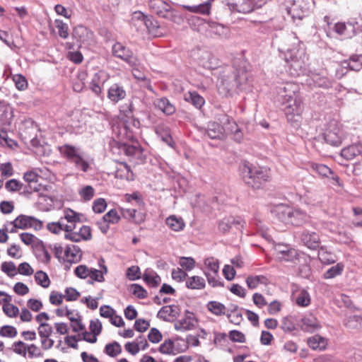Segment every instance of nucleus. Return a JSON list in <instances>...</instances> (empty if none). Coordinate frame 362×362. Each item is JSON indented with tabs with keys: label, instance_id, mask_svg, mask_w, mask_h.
Segmentation results:
<instances>
[{
	"label": "nucleus",
	"instance_id": "1",
	"mask_svg": "<svg viewBox=\"0 0 362 362\" xmlns=\"http://www.w3.org/2000/svg\"><path fill=\"white\" fill-rule=\"evenodd\" d=\"M287 47L285 48L284 59L288 64V71L293 76H298L305 69L307 57L302 42L294 33L286 38Z\"/></svg>",
	"mask_w": 362,
	"mask_h": 362
},
{
	"label": "nucleus",
	"instance_id": "2",
	"mask_svg": "<svg viewBox=\"0 0 362 362\" xmlns=\"http://www.w3.org/2000/svg\"><path fill=\"white\" fill-rule=\"evenodd\" d=\"M299 86L293 82H286L276 88V100L284 106L288 119L289 115L300 116L303 112V103L298 97Z\"/></svg>",
	"mask_w": 362,
	"mask_h": 362
},
{
	"label": "nucleus",
	"instance_id": "3",
	"mask_svg": "<svg viewBox=\"0 0 362 362\" xmlns=\"http://www.w3.org/2000/svg\"><path fill=\"white\" fill-rule=\"evenodd\" d=\"M247 74L242 72L238 74L233 67H226L222 70L218 76L217 87L218 92L223 95L227 96L235 88H243V86L247 81Z\"/></svg>",
	"mask_w": 362,
	"mask_h": 362
},
{
	"label": "nucleus",
	"instance_id": "4",
	"mask_svg": "<svg viewBox=\"0 0 362 362\" xmlns=\"http://www.w3.org/2000/svg\"><path fill=\"white\" fill-rule=\"evenodd\" d=\"M271 212L281 222L294 226H300L309 219L306 212L298 208H293L286 204L274 206Z\"/></svg>",
	"mask_w": 362,
	"mask_h": 362
},
{
	"label": "nucleus",
	"instance_id": "5",
	"mask_svg": "<svg viewBox=\"0 0 362 362\" xmlns=\"http://www.w3.org/2000/svg\"><path fill=\"white\" fill-rule=\"evenodd\" d=\"M148 6L152 12L158 16L168 19L174 23L180 24L182 21V16L167 2L163 0H150Z\"/></svg>",
	"mask_w": 362,
	"mask_h": 362
},
{
	"label": "nucleus",
	"instance_id": "6",
	"mask_svg": "<svg viewBox=\"0 0 362 362\" xmlns=\"http://www.w3.org/2000/svg\"><path fill=\"white\" fill-rule=\"evenodd\" d=\"M322 135L325 141L332 146H339L345 138L341 124L336 120L327 123Z\"/></svg>",
	"mask_w": 362,
	"mask_h": 362
},
{
	"label": "nucleus",
	"instance_id": "7",
	"mask_svg": "<svg viewBox=\"0 0 362 362\" xmlns=\"http://www.w3.org/2000/svg\"><path fill=\"white\" fill-rule=\"evenodd\" d=\"M239 170L243 178L267 181L269 177V168L267 167H255L246 160L241 163Z\"/></svg>",
	"mask_w": 362,
	"mask_h": 362
},
{
	"label": "nucleus",
	"instance_id": "8",
	"mask_svg": "<svg viewBox=\"0 0 362 362\" xmlns=\"http://www.w3.org/2000/svg\"><path fill=\"white\" fill-rule=\"evenodd\" d=\"M59 150L61 153L73 163L78 169L88 172L90 168V163L78 153L74 146L65 144L60 147Z\"/></svg>",
	"mask_w": 362,
	"mask_h": 362
},
{
	"label": "nucleus",
	"instance_id": "9",
	"mask_svg": "<svg viewBox=\"0 0 362 362\" xmlns=\"http://www.w3.org/2000/svg\"><path fill=\"white\" fill-rule=\"evenodd\" d=\"M276 257L281 262L298 264L303 258V254L287 245H278L274 248Z\"/></svg>",
	"mask_w": 362,
	"mask_h": 362
},
{
	"label": "nucleus",
	"instance_id": "10",
	"mask_svg": "<svg viewBox=\"0 0 362 362\" xmlns=\"http://www.w3.org/2000/svg\"><path fill=\"white\" fill-rule=\"evenodd\" d=\"M265 1L264 0H243L240 4L228 3V7L231 12L248 13L254 10L261 8Z\"/></svg>",
	"mask_w": 362,
	"mask_h": 362
},
{
	"label": "nucleus",
	"instance_id": "11",
	"mask_svg": "<svg viewBox=\"0 0 362 362\" xmlns=\"http://www.w3.org/2000/svg\"><path fill=\"white\" fill-rule=\"evenodd\" d=\"M112 54L115 57L122 59L132 66L137 64V59L133 52L120 42H116L112 46Z\"/></svg>",
	"mask_w": 362,
	"mask_h": 362
},
{
	"label": "nucleus",
	"instance_id": "12",
	"mask_svg": "<svg viewBox=\"0 0 362 362\" xmlns=\"http://www.w3.org/2000/svg\"><path fill=\"white\" fill-rule=\"evenodd\" d=\"M306 83L309 86L327 89L332 86L334 78L328 76L325 72L311 73L306 79Z\"/></svg>",
	"mask_w": 362,
	"mask_h": 362
},
{
	"label": "nucleus",
	"instance_id": "13",
	"mask_svg": "<svg viewBox=\"0 0 362 362\" xmlns=\"http://www.w3.org/2000/svg\"><path fill=\"white\" fill-rule=\"evenodd\" d=\"M362 69V55H354L348 60L341 62L338 69H336V77L341 78L345 74L344 69H350L358 71Z\"/></svg>",
	"mask_w": 362,
	"mask_h": 362
},
{
	"label": "nucleus",
	"instance_id": "14",
	"mask_svg": "<svg viewBox=\"0 0 362 362\" xmlns=\"http://www.w3.org/2000/svg\"><path fill=\"white\" fill-rule=\"evenodd\" d=\"M10 224H13V228L19 229H25L28 228H33L35 230L40 229L42 227V222L33 216L25 215L18 216Z\"/></svg>",
	"mask_w": 362,
	"mask_h": 362
},
{
	"label": "nucleus",
	"instance_id": "15",
	"mask_svg": "<svg viewBox=\"0 0 362 362\" xmlns=\"http://www.w3.org/2000/svg\"><path fill=\"white\" fill-rule=\"evenodd\" d=\"M73 37L84 46H89L94 42L93 33L83 25H77L72 33Z\"/></svg>",
	"mask_w": 362,
	"mask_h": 362
},
{
	"label": "nucleus",
	"instance_id": "16",
	"mask_svg": "<svg viewBox=\"0 0 362 362\" xmlns=\"http://www.w3.org/2000/svg\"><path fill=\"white\" fill-rule=\"evenodd\" d=\"M197 325V320L193 315L189 312H187L185 315L177 320L175 324V329L179 332H187L193 329Z\"/></svg>",
	"mask_w": 362,
	"mask_h": 362
},
{
	"label": "nucleus",
	"instance_id": "17",
	"mask_svg": "<svg viewBox=\"0 0 362 362\" xmlns=\"http://www.w3.org/2000/svg\"><path fill=\"white\" fill-rule=\"evenodd\" d=\"M12 297L4 291H0V304L4 303L3 311L9 317H16L19 314L17 306L11 303Z\"/></svg>",
	"mask_w": 362,
	"mask_h": 362
},
{
	"label": "nucleus",
	"instance_id": "18",
	"mask_svg": "<svg viewBox=\"0 0 362 362\" xmlns=\"http://www.w3.org/2000/svg\"><path fill=\"white\" fill-rule=\"evenodd\" d=\"M300 238L302 243L310 249L316 250L320 247V236L315 232L303 230L300 235Z\"/></svg>",
	"mask_w": 362,
	"mask_h": 362
},
{
	"label": "nucleus",
	"instance_id": "19",
	"mask_svg": "<svg viewBox=\"0 0 362 362\" xmlns=\"http://www.w3.org/2000/svg\"><path fill=\"white\" fill-rule=\"evenodd\" d=\"M303 3L298 0L291 7L286 8L288 15L291 16L293 22L303 20L308 13V8L302 6Z\"/></svg>",
	"mask_w": 362,
	"mask_h": 362
},
{
	"label": "nucleus",
	"instance_id": "20",
	"mask_svg": "<svg viewBox=\"0 0 362 362\" xmlns=\"http://www.w3.org/2000/svg\"><path fill=\"white\" fill-rule=\"evenodd\" d=\"M205 135L211 139H223L226 136L225 128L217 122H209L205 129Z\"/></svg>",
	"mask_w": 362,
	"mask_h": 362
},
{
	"label": "nucleus",
	"instance_id": "21",
	"mask_svg": "<svg viewBox=\"0 0 362 362\" xmlns=\"http://www.w3.org/2000/svg\"><path fill=\"white\" fill-rule=\"evenodd\" d=\"M313 176H316L315 174L318 175V178L332 180L334 181H338L339 177L336 175L332 170L327 165L323 164H315L313 166Z\"/></svg>",
	"mask_w": 362,
	"mask_h": 362
},
{
	"label": "nucleus",
	"instance_id": "22",
	"mask_svg": "<svg viewBox=\"0 0 362 362\" xmlns=\"http://www.w3.org/2000/svg\"><path fill=\"white\" fill-rule=\"evenodd\" d=\"M13 116L12 107L6 102L0 100V127L10 126Z\"/></svg>",
	"mask_w": 362,
	"mask_h": 362
},
{
	"label": "nucleus",
	"instance_id": "23",
	"mask_svg": "<svg viewBox=\"0 0 362 362\" xmlns=\"http://www.w3.org/2000/svg\"><path fill=\"white\" fill-rule=\"evenodd\" d=\"M362 155V144L356 143L341 149L340 156L346 160H352Z\"/></svg>",
	"mask_w": 362,
	"mask_h": 362
},
{
	"label": "nucleus",
	"instance_id": "24",
	"mask_svg": "<svg viewBox=\"0 0 362 362\" xmlns=\"http://www.w3.org/2000/svg\"><path fill=\"white\" fill-rule=\"evenodd\" d=\"M126 96V91L123 86L118 83L112 84L108 89L107 98L113 103H117L124 99Z\"/></svg>",
	"mask_w": 362,
	"mask_h": 362
},
{
	"label": "nucleus",
	"instance_id": "25",
	"mask_svg": "<svg viewBox=\"0 0 362 362\" xmlns=\"http://www.w3.org/2000/svg\"><path fill=\"white\" fill-rule=\"evenodd\" d=\"M65 260L70 263L79 262L82 257L81 249L74 245H68L64 250Z\"/></svg>",
	"mask_w": 362,
	"mask_h": 362
},
{
	"label": "nucleus",
	"instance_id": "26",
	"mask_svg": "<svg viewBox=\"0 0 362 362\" xmlns=\"http://www.w3.org/2000/svg\"><path fill=\"white\" fill-rule=\"evenodd\" d=\"M244 221L238 218H235L234 217L224 218L218 224V229L223 233L228 232L232 226H236L237 228H240L243 226Z\"/></svg>",
	"mask_w": 362,
	"mask_h": 362
},
{
	"label": "nucleus",
	"instance_id": "27",
	"mask_svg": "<svg viewBox=\"0 0 362 362\" xmlns=\"http://www.w3.org/2000/svg\"><path fill=\"white\" fill-rule=\"evenodd\" d=\"M21 134L24 136L25 139L37 136V126L32 119L24 121L21 127Z\"/></svg>",
	"mask_w": 362,
	"mask_h": 362
},
{
	"label": "nucleus",
	"instance_id": "28",
	"mask_svg": "<svg viewBox=\"0 0 362 362\" xmlns=\"http://www.w3.org/2000/svg\"><path fill=\"white\" fill-rule=\"evenodd\" d=\"M120 211L124 218L132 220L134 223H141L145 220L144 214L136 209L121 208Z\"/></svg>",
	"mask_w": 362,
	"mask_h": 362
},
{
	"label": "nucleus",
	"instance_id": "29",
	"mask_svg": "<svg viewBox=\"0 0 362 362\" xmlns=\"http://www.w3.org/2000/svg\"><path fill=\"white\" fill-rule=\"evenodd\" d=\"M156 107L161 110L167 115H171L175 112V106L169 101L167 98H158L153 103Z\"/></svg>",
	"mask_w": 362,
	"mask_h": 362
},
{
	"label": "nucleus",
	"instance_id": "30",
	"mask_svg": "<svg viewBox=\"0 0 362 362\" xmlns=\"http://www.w3.org/2000/svg\"><path fill=\"white\" fill-rule=\"evenodd\" d=\"M105 76V73L99 71L95 73L90 83V88L97 95H99L102 91V85L104 83Z\"/></svg>",
	"mask_w": 362,
	"mask_h": 362
},
{
	"label": "nucleus",
	"instance_id": "31",
	"mask_svg": "<svg viewBox=\"0 0 362 362\" xmlns=\"http://www.w3.org/2000/svg\"><path fill=\"white\" fill-rule=\"evenodd\" d=\"M165 224L172 230L175 232L181 231L184 229L185 223L182 218L177 217L175 215H171L165 219Z\"/></svg>",
	"mask_w": 362,
	"mask_h": 362
},
{
	"label": "nucleus",
	"instance_id": "32",
	"mask_svg": "<svg viewBox=\"0 0 362 362\" xmlns=\"http://www.w3.org/2000/svg\"><path fill=\"white\" fill-rule=\"evenodd\" d=\"M301 329L305 332H312L320 327L319 322L313 316L305 317L301 320Z\"/></svg>",
	"mask_w": 362,
	"mask_h": 362
},
{
	"label": "nucleus",
	"instance_id": "33",
	"mask_svg": "<svg viewBox=\"0 0 362 362\" xmlns=\"http://www.w3.org/2000/svg\"><path fill=\"white\" fill-rule=\"evenodd\" d=\"M186 287L189 289L201 290L205 288V279L199 276L188 277L185 282Z\"/></svg>",
	"mask_w": 362,
	"mask_h": 362
},
{
	"label": "nucleus",
	"instance_id": "34",
	"mask_svg": "<svg viewBox=\"0 0 362 362\" xmlns=\"http://www.w3.org/2000/svg\"><path fill=\"white\" fill-rule=\"evenodd\" d=\"M356 25L357 28H358L357 22L347 23L346 24L344 23H337L334 25V30L339 35H347L349 37H351L352 35L347 33V30L349 28L351 29L353 31V35H355L357 33L356 30Z\"/></svg>",
	"mask_w": 362,
	"mask_h": 362
},
{
	"label": "nucleus",
	"instance_id": "35",
	"mask_svg": "<svg viewBox=\"0 0 362 362\" xmlns=\"http://www.w3.org/2000/svg\"><path fill=\"white\" fill-rule=\"evenodd\" d=\"M47 189V186L42 185L40 182H24L23 194H30L37 192L41 195Z\"/></svg>",
	"mask_w": 362,
	"mask_h": 362
},
{
	"label": "nucleus",
	"instance_id": "36",
	"mask_svg": "<svg viewBox=\"0 0 362 362\" xmlns=\"http://www.w3.org/2000/svg\"><path fill=\"white\" fill-rule=\"evenodd\" d=\"M185 100L192 103L196 108L200 109L205 103V100L196 91H189L185 95Z\"/></svg>",
	"mask_w": 362,
	"mask_h": 362
},
{
	"label": "nucleus",
	"instance_id": "37",
	"mask_svg": "<svg viewBox=\"0 0 362 362\" xmlns=\"http://www.w3.org/2000/svg\"><path fill=\"white\" fill-rule=\"evenodd\" d=\"M144 281L149 286L156 288L161 282L160 277L153 270L146 269L143 275Z\"/></svg>",
	"mask_w": 362,
	"mask_h": 362
},
{
	"label": "nucleus",
	"instance_id": "38",
	"mask_svg": "<svg viewBox=\"0 0 362 362\" xmlns=\"http://www.w3.org/2000/svg\"><path fill=\"white\" fill-rule=\"evenodd\" d=\"M318 259L324 264H334L337 261L334 254L328 252L325 247H320L318 251Z\"/></svg>",
	"mask_w": 362,
	"mask_h": 362
},
{
	"label": "nucleus",
	"instance_id": "39",
	"mask_svg": "<svg viewBox=\"0 0 362 362\" xmlns=\"http://www.w3.org/2000/svg\"><path fill=\"white\" fill-rule=\"evenodd\" d=\"M308 346L313 350H324L327 342L325 338L320 335H315L308 339Z\"/></svg>",
	"mask_w": 362,
	"mask_h": 362
},
{
	"label": "nucleus",
	"instance_id": "40",
	"mask_svg": "<svg viewBox=\"0 0 362 362\" xmlns=\"http://www.w3.org/2000/svg\"><path fill=\"white\" fill-rule=\"evenodd\" d=\"M296 303L298 305L305 307L310 303V297L308 292L304 289L296 291L293 293Z\"/></svg>",
	"mask_w": 362,
	"mask_h": 362
},
{
	"label": "nucleus",
	"instance_id": "41",
	"mask_svg": "<svg viewBox=\"0 0 362 362\" xmlns=\"http://www.w3.org/2000/svg\"><path fill=\"white\" fill-rule=\"evenodd\" d=\"M268 283V279L263 275L259 276H249L246 279V284L249 288H256L259 284L266 285Z\"/></svg>",
	"mask_w": 362,
	"mask_h": 362
},
{
	"label": "nucleus",
	"instance_id": "42",
	"mask_svg": "<svg viewBox=\"0 0 362 362\" xmlns=\"http://www.w3.org/2000/svg\"><path fill=\"white\" fill-rule=\"evenodd\" d=\"M226 315L231 323L240 325L243 320L241 313L238 310V306L233 305L231 308L228 309Z\"/></svg>",
	"mask_w": 362,
	"mask_h": 362
},
{
	"label": "nucleus",
	"instance_id": "43",
	"mask_svg": "<svg viewBox=\"0 0 362 362\" xmlns=\"http://www.w3.org/2000/svg\"><path fill=\"white\" fill-rule=\"evenodd\" d=\"M204 269L203 271L210 272L211 274H218L219 272L218 260L213 257L205 259L204 262Z\"/></svg>",
	"mask_w": 362,
	"mask_h": 362
},
{
	"label": "nucleus",
	"instance_id": "44",
	"mask_svg": "<svg viewBox=\"0 0 362 362\" xmlns=\"http://www.w3.org/2000/svg\"><path fill=\"white\" fill-rule=\"evenodd\" d=\"M344 269V265L343 263L339 262L336 265L330 267L327 269L324 274L323 277L325 279H332L337 276H339L342 274Z\"/></svg>",
	"mask_w": 362,
	"mask_h": 362
},
{
	"label": "nucleus",
	"instance_id": "45",
	"mask_svg": "<svg viewBox=\"0 0 362 362\" xmlns=\"http://www.w3.org/2000/svg\"><path fill=\"white\" fill-rule=\"evenodd\" d=\"M206 306L208 310L216 315H226L228 310L223 304L217 301H210Z\"/></svg>",
	"mask_w": 362,
	"mask_h": 362
},
{
	"label": "nucleus",
	"instance_id": "46",
	"mask_svg": "<svg viewBox=\"0 0 362 362\" xmlns=\"http://www.w3.org/2000/svg\"><path fill=\"white\" fill-rule=\"evenodd\" d=\"M139 145H132L128 144H118V149L119 153H123L128 158L131 162L132 158L136 153V150L138 149Z\"/></svg>",
	"mask_w": 362,
	"mask_h": 362
},
{
	"label": "nucleus",
	"instance_id": "47",
	"mask_svg": "<svg viewBox=\"0 0 362 362\" xmlns=\"http://www.w3.org/2000/svg\"><path fill=\"white\" fill-rule=\"evenodd\" d=\"M142 24H144L146 27L148 31L150 33L153 34L155 35H159V33H158V29H159L158 23L152 16H147Z\"/></svg>",
	"mask_w": 362,
	"mask_h": 362
},
{
	"label": "nucleus",
	"instance_id": "48",
	"mask_svg": "<svg viewBox=\"0 0 362 362\" xmlns=\"http://www.w3.org/2000/svg\"><path fill=\"white\" fill-rule=\"evenodd\" d=\"M221 122L223 124V127H224L225 128V132H228V133L232 134V132L237 131V129H239L236 122L228 115H224L223 118L221 119Z\"/></svg>",
	"mask_w": 362,
	"mask_h": 362
},
{
	"label": "nucleus",
	"instance_id": "49",
	"mask_svg": "<svg viewBox=\"0 0 362 362\" xmlns=\"http://www.w3.org/2000/svg\"><path fill=\"white\" fill-rule=\"evenodd\" d=\"M105 352L111 357H116L122 352V347L118 342L114 341L106 344Z\"/></svg>",
	"mask_w": 362,
	"mask_h": 362
},
{
	"label": "nucleus",
	"instance_id": "50",
	"mask_svg": "<svg viewBox=\"0 0 362 362\" xmlns=\"http://www.w3.org/2000/svg\"><path fill=\"white\" fill-rule=\"evenodd\" d=\"M345 325L352 329L362 328V316L357 315L350 316L347 319Z\"/></svg>",
	"mask_w": 362,
	"mask_h": 362
},
{
	"label": "nucleus",
	"instance_id": "51",
	"mask_svg": "<svg viewBox=\"0 0 362 362\" xmlns=\"http://www.w3.org/2000/svg\"><path fill=\"white\" fill-rule=\"evenodd\" d=\"M175 307L172 305H166L161 308L158 311L157 316L160 319L168 320V317L175 316Z\"/></svg>",
	"mask_w": 362,
	"mask_h": 362
},
{
	"label": "nucleus",
	"instance_id": "52",
	"mask_svg": "<svg viewBox=\"0 0 362 362\" xmlns=\"http://www.w3.org/2000/svg\"><path fill=\"white\" fill-rule=\"evenodd\" d=\"M35 279L37 283L43 288H47L49 286L50 281L48 275L42 271L37 272L35 274Z\"/></svg>",
	"mask_w": 362,
	"mask_h": 362
},
{
	"label": "nucleus",
	"instance_id": "53",
	"mask_svg": "<svg viewBox=\"0 0 362 362\" xmlns=\"http://www.w3.org/2000/svg\"><path fill=\"white\" fill-rule=\"evenodd\" d=\"M13 81L16 88L19 90H24L28 87V81L25 77L21 74H15L13 76Z\"/></svg>",
	"mask_w": 362,
	"mask_h": 362
},
{
	"label": "nucleus",
	"instance_id": "54",
	"mask_svg": "<svg viewBox=\"0 0 362 362\" xmlns=\"http://www.w3.org/2000/svg\"><path fill=\"white\" fill-rule=\"evenodd\" d=\"M78 194L81 196V198L83 201L86 202V201L90 200L93 197L94 194H95V190L91 186L86 185V186L82 187L78 191Z\"/></svg>",
	"mask_w": 362,
	"mask_h": 362
},
{
	"label": "nucleus",
	"instance_id": "55",
	"mask_svg": "<svg viewBox=\"0 0 362 362\" xmlns=\"http://www.w3.org/2000/svg\"><path fill=\"white\" fill-rule=\"evenodd\" d=\"M81 214H77L70 209L64 210V218L70 223L74 224L81 221Z\"/></svg>",
	"mask_w": 362,
	"mask_h": 362
},
{
	"label": "nucleus",
	"instance_id": "56",
	"mask_svg": "<svg viewBox=\"0 0 362 362\" xmlns=\"http://www.w3.org/2000/svg\"><path fill=\"white\" fill-rule=\"evenodd\" d=\"M124 169H119L115 173V177L120 180H127V181L133 180V174L127 165H124Z\"/></svg>",
	"mask_w": 362,
	"mask_h": 362
},
{
	"label": "nucleus",
	"instance_id": "57",
	"mask_svg": "<svg viewBox=\"0 0 362 362\" xmlns=\"http://www.w3.org/2000/svg\"><path fill=\"white\" fill-rule=\"evenodd\" d=\"M90 279L88 282L93 284V281L103 282L105 281L103 271L98 270L96 269L90 268V275L88 276Z\"/></svg>",
	"mask_w": 362,
	"mask_h": 362
},
{
	"label": "nucleus",
	"instance_id": "58",
	"mask_svg": "<svg viewBox=\"0 0 362 362\" xmlns=\"http://www.w3.org/2000/svg\"><path fill=\"white\" fill-rule=\"evenodd\" d=\"M159 351L164 354H175L174 343L172 340H165L159 347Z\"/></svg>",
	"mask_w": 362,
	"mask_h": 362
},
{
	"label": "nucleus",
	"instance_id": "59",
	"mask_svg": "<svg viewBox=\"0 0 362 362\" xmlns=\"http://www.w3.org/2000/svg\"><path fill=\"white\" fill-rule=\"evenodd\" d=\"M103 218L110 224H114L119 221L120 216L118 215L116 209H111L103 216Z\"/></svg>",
	"mask_w": 362,
	"mask_h": 362
},
{
	"label": "nucleus",
	"instance_id": "60",
	"mask_svg": "<svg viewBox=\"0 0 362 362\" xmlns=\"http://www.w3.org/2000/svg\"><path fill=\"white\" fill-rule=\"evenodd\" d=\"M37 332L40 337H47L51 336L53 329L49 323H42L39 325Z\"/></svg>",
	"mask_w": 362,
	"mask_h": 362
},
{
	"label": "nucleus",
	"instance_id": "61",
	"mask_svg": "<svg viewBox=\"0 0 362 362\" xmlns=\"http://www.w3.org/2000/svg\"><path fill=\"white\" fill-rule=\"evenodd\" d=\"M0 174L4 178H7L13 175V169L11 163L7 162L1 164Z\"/></svg>",
	"mask_w": 362,
	"mask_h": 362
},
{
	"label": "nucleus",
	"instance_id": "62",
	"mask_svg": "<svg viewBox=\"0 0 362 362\" xmlns=\"http://www.w3.org/2000/svg\"><path fill=\"white\" fill-rule=\"evenodd\" d=\"M17 335L16 329L10 325H4L0 329V336L4 337H14Z\"/></svg>",
	"mask_w": 362,
	"mask_h": 362
},
{
	"label": "nucleus",
	"instance_id": "63",
	"mask_svg": "<svg viewBox=\"0 0 362 362\" xmlns=\"http://www.w3.org/2000/svg\"><path fill=\"white\" fill-rule=\"evenodd\" d=\"M281 328L284 332H291L295 329V324L291 317H284L281 320Z\"/></svg>",
	"mask_w": 362,
	"mask_h": 362
},
{
	"label": "nucleus",
	"instance_id": "64",
	"mask_svg": "<svg viewBox=\"0 0 362 362\" xmlns=\"http://www.w3.org/2000/svg\"><path fill=\"white\" fill-rule=\"evenodd\" d=\"M1 270L8 276H14L16 273V267L12 262H4L1 266Z\"/></svg>",
	"mask_w": 362,
	"mask_h": 362
}]
</instances>
